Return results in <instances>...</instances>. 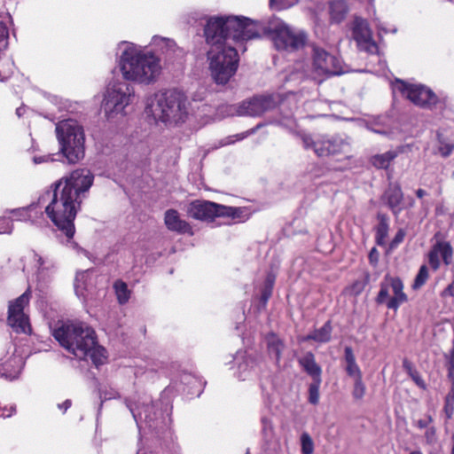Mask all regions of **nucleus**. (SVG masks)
Returning a JSON list of instances; mask_svg holds the SVG:
<instances>
[{
  "label": "nucleus",
  "instance_id": "obj_1",
  "mask_svg": "<svg viewBox=\"0 0 454 454\" xmlns=\"http://www.w3.org/2000/svg\"><path fill=\"white\" fill-rule=\"evenodd\" d=\"M125 48L120 58V69L126 81L111 83L103 100L102 108L108 120L118 114H124V109L130 104L134 90L127 82L132 81L151 84L156 81L161 71L160 59L152 52H144L134 43L121 42Z\"/></svg>",
  "mask_w": 454,
  "mask_h": 454
},
{
  "label": "nucleus",
  "instance_id": "obj_2",
  "mask_svg": "<svg viewBox=\"0 0 454 454\" xmlns=\"http://www.w3.org/2000/svg\"><path fill=\"white\" fill-rule=\"evenodd\" d=\"M94 176L89 169L79 168L51 185L37 200L54 225L67 239L75 233L74 219L86 193L93 184Z\"/></svg>",
  "mask_w": 454,
  "mask_h": 454
},
{
  "label": "nucleus",
  "instance_id": "obj_3",
  "mask_svg": "<svg viewBox=\"0 0 454 454\" xmlns=\"http://www.w3.org/2000/svg\"><path fill=\"white\" fill-rule=\"evenodd\" d=\"M219 27L215 23H207L204 35L210 45L207 58L211 77L215 83L223 85L236 74L239 58L234 44L218 33Z\"/></svg>",
  "mask_w": 454,
  "mask_h": 454
},
{
  "label": "nucleus",
  "instance_id": "obj_4",
  "mask_svg": "<svg viewBox=\"0 0 454 454\" xmlns=\"http://www.w3.org/2000/svg\"><path fill=\"white\" fill-rule=\"evenodd\" d=\"M52 335L61 347L80 360L85 359L96 344L95 331L80 321L62 323L53 329Z\"/></svg>",
  "mask_w": 454,
  "mask_h": 454
},
{
  "label": "nucleus",
  "instance_id": "obj_5",
  "mask_svg": "<svg viewBox=\"0 0 454 454\" xmlns=\"http://www.w3.org/2000/svg\"><path fill=\"white\" fill-rule=\"evenodd\" d=\"M207 23L219 25L218 33L232 44L262 35L270 38L271 35L268 29L269 20L256 22L245 17L228 16L211 18Z\"/></svg>",
  "mask_w": 454,
  "mask_h": 454
},
{
  "label": "nucleus",
  "instance_id": "obj_6",
  "mask_svg": "<svg viewBox=\"0 0 454 454\" xmlns=\"http://www.w3.org/2000/svg\"><path fill=\"white\" fill-rule=\"evenodd\" d=\"M56 134L60 152L68 163L74 164L84 157V130L76 121H61L56 126Z\"/></svg>",
  "mask_w": 454,
  "mask_h": 454
},
{
  "label": "nucleus",
  "instance_id": "obj_7",
  "mask_svg": "<svg viewBox=\"0 0 454 454\" xmlns=\"http://www.w3.org/2000/svg\"><path fill=\"white\" fill-rule=\"evenodd\" d=\"M150 112L155 119L162 122H183L187 114L186 98L176 90L157 93L150 106Z\"/></svg>",
  "mask_w": 454,
  "mask_h": 454
},
{
  "label": "nucleus",
  "instance_id": "obj_8",
  "mask_svg": "<svg viewBox=\"0 0 454 454\" xmlns=\"http://www.w3.org/2000/svg\"><path fill=\"white\" fill-rule=\"evenodd\" d=\"M268 29L271 32L270 39L278 51H298L305 46L308 40L303 30L291 27L276 17L269 19Z\"/></svg>",
  "mask_w": 454,
  "mask_h": 454
},
{
  "label": "nucleus",
  "instance_id": "obj_9",
  "mask_svg": "<svg viewBox=\"0 0 454 454\" xmlns=\"http://www.w3.org/2000/svg\"><path fill=\"white\" fill-rule=\"evenodd\" d=\"M188 216L200 221L211 222L216 217L240 218L241 207H228L208 200H196L192 201L186 209Z\"/></svg>",
  "mask_w": 454,
  "mask_h": 454
},
{
  "label": "nucleus",
  "instance_id": "obj_10",
  "mask_svg": "<svg viewBox=\"0 0 454 454\" xmlns=\"http://www.w3.org/2000/svg\"><path fill=\"white\" fill-rule=\"evenodd\" d=\"M301 139L303 146L306 149H313L319 157L347 154L350 151L349 143L339 136L321 135L314 139L304 135Z\"/></svg>",
  "mask_w": 454,
  "mask_h": 454
},
{
  "label": "nucleus",
  "instance_id": "obj_11",
  "mask_svg": "<svg viewBox=\"0 0 454 454\" xmlns=\"http://www.w3.org/2000/svg\"><path fill=\"white\" fill-rule=\"evenodd\" d=\"M280 102L277 94L259 95L242 101L239 105L229 106L230 115L260 116L276 108Z\"/></svg>",
  "mask_w": 454,
  "mask_h": 454
},
{
  "label": "nucleus",
  "instance_id": "obj_12",
  "mask_svg": "<svg viewBox=\"0 0 454 454\" xmlns=\"http://www.w3.org/2000/svg\"><path fill=\"white\" fill-rule=\"evenodd\" d=\"M403 284L399 278L386 275L380 283V289L376 298L379 304L387 303V307L396 310L401 304L407 301L403 293Z\"/></svg>",
  "mask_w": 454,
  "mask_h": 454
},
{
  "label": "nucleus",
  "instance_id": "obj_13",
  "mask_svg": "<svg viewBox=\"0 0 454 454\" xmlns=\"http://www.w3.org/2000/svg\"><path fill=\"white\" fill-rule=\"evenodd\" d=\"M395 88L416 106L423 108H434L439 99L429 88L420 84H408L397 80Z\"/></svg>",
  "mask_w": 454,
  "mask_h": 454
},
{
  "label": "nucleus",
  "instance_id": "obj_14",
  "mask_svg": "<svg viewBox=\"0 0 454 454\" xmlns=\"http://www.w3.org/2000/svg\"><path fill=\"white\" fill-rule=\"evenodd\" d=\"M312 67L317 76L339 75L344 73L339 59L316 45L312 47Z\"/></svg>",
  "mask_w": 454,
  "mask_h": 454
},
{
  "label": "nucleus",
  "instance_id": "obj_15",
  "mask_svg": "<svg viewBox=\"0 0 454 454\" xmlns=\"http://www.w3.org/2000/svg\"><path fill=\"white\" fill-rule=\"evenodd\" d=\"M31 296L30 288H27L20 296L9 302L8 325L16 333H27L29 329L28 318L24 314V308L28 304Z\"/></svg>",
  "mask_w": 454,
  "mask_h": 454
},
{
  "label": "nucleus",
  "instance_id": "obj_16",
  "mask_svg": "<svg viewBox=\"0 0 454 454\" xmlns=\"http://www.w3.org/2000/svg\"><path fill=\"white\" fill-rule=\"evenodd\" d=\"M151 44L158 53L165 57V60L168 63H174L178 59H182L185 54L184 50L178 47L174 40L169 38L154 35L152 38Z\"/></svg>",
  "mask_w": 454,
  "mask_h": 454
},
{
  "label": "nucleus",
  "instance_id": "obj_17",
  "mask_svg": "<svg viewBox=\"0 0 454 454\" xmlns=\"http://www.w3.org/2000/svg\"><path fill=\"white\" fill-rule=\"evenodd\" d=\"M440 256L446 266L452 262L453 249L449 242L437 241L428 253V262L434 270H437L440 268Z\"/></svg>",
  "mask_w": 454,
  "mask_h": 454
},
{
  "label": "nucleus",
  "instance_id": "obj_18",
  "mask_svg": "<svg viewBox=\"0 0 454 454\" xmlns=\"http://www.w3.org/2000/svg\"><path fill=\"white\" fill-rule=\"evenodd\" d=\"M352 35L357 45L362 49L371 51L372 48H376L375 43L372 42L371 29L365 20L361 18L355 19Z\"/></svg>",
  "mask_w": 454,
  "mask_h": 454
},
{
  "label": "nucleus",
  "instance_id": "obj_19",
  "mask_svg": "<svg viewBox=\"0 0 454 454\" xmlns=\"http://www.w3.org/2000/svg\"><path fill=\"white\" fill-rule=\"evenodd\" d=\"M382 202L387 206L393 215L398 216L403 210V193L398 184H390L381 197Z\"/></svg>",
  "mask_w": 454,
  "mask_h": 454
},
{
  "label": "nucleus",
  "instance_id": "obj_20",
  "mask_svg": "<svg viewBox=\"0 0 454 454\" xmlns=\"http://www.w3.org/2000/svg\"><path fill=\"white\" fill-rule=\"evenodd\" d=\"M164 222L167 228L171 231L180 234H193L191 225L181 219L179 213L175 209H168L165 212Z\"/></svg>",
  "mask_w": 454,
  "mask_h": 454
},
{
  "label": "nucleus",
  "instance_id": "obj_21",
  "mask_svg": "<svg viewBox=\"0 0 454 454\" xmlns=\"http://www.w3.org/2000/svg\"><path fill=\"white\" fill-rule=\"evenodd\" d=\"M299 364L313 380H322V369L316 362L315 356L312 352H307L301 356L299 359Z\"/></svg>",
  "mask_w": 454,
  "mask_h": 454
},
{
  "label": "nucleus",
  "instance_id": "obj_22",
  "mask_svg": "<svg viewBox=\"0 0 454 454\" xmlns=\"http://www.w3.org/2000/svg\"><path fill=\"white\" fill-rule=\"evenodd\" d=\"M35 260L37 262V278L40 280H44L47 277H50L56 270V262L54 260L43 257L38 254L35 253Z\"/></svg>",
  "mask_w": 454,
  "mask_h": 454
},
{
  "label": "nucleus",
  "instance_id": "obj_23",
  "mask_svg": "<svg viewBox=\"0 0 454 454\" xmlns=\"http://www.w3.org/2000/svg\"><path fill=\"white\" fill-rule=\"evenodd\" d=\"M333 327L331 321H327L318 329H315L303 338V340H314L318 343L329 342L332 336Z\"/></svg>",
  "mask_w": 454,
  "mask_h": 454
},
{
  "label": "nucleus",
  "instance_id": "obj_24",
  "mask_svg": "<svg viewBox=\"0 0 454 454\" xmlns=\"http://www.w3.org/2000/svg\"><path fill=\"white\" fill-rule=\"evenodd\" d=\"M265 340L270 356H273L276 362L279 363L282 352L285 349L284 341L273 333L267 334Z\"/></svg>",
  "mask_w": 454,
  "mask_h": 454
},
{
  "label": "nucleus",
  "instance_id": "obj_25",
  "mask_svg": "<svg viewBox=\"0 0 454 454\" xmlns=\"http://www.w3.org/2000/svg\"><path fill=\"white\" fill-rule=\"evenodd\" d=\"M377 219L379 223L375 228L376 243L379 246H385L389 231V218L386 214L379 213L377 215Z\"/></svg>",
  "mask_w": 454,
  "mask_h": 454
},
{
  "label": "nucleus",
  "instance_id": "obj_26",
  "mask_svg": "<svg viewBox=\"0 0 454 454\" xmlns=\"http://www.w3.org/2000/svg\"><path fill=\"white\" fill-rule=\"evenodd\" d=\"M329 13L331 20L335 23L341 22L347 13L348 5L345 0H333L329 3Z\"/></svg>",
  "mask_w": 454,
  "mask_h": 454
},
{
  "label": "nucleus",
  "instance_id": "obj_27",
  "mask_svg": "<svg viewBox=\"0 0 454 454\" xmlns=\"http://www.w3.org/2000/svg\"><path fill=\"white\" fill-rule=\"evenodd\" d=\"M397 156L395 151H388L382 154H376L371 158V163L378 168H387L390 162Z\"/></svg>",
  "mask_w": 454,
  "mask_h": 454
},
{
  "label": "nucleus",
  "instance_id": "obj_28",
  "mask_svg": "<svg viewBox=\"0 0 454 454\" xmlns=\"http://www.w3.org/2000/svg\"><path fill=\"white\" fill-rule=\"evenodd\" d=\"M255 361L251 358H246L242 363H240L238 366V378L241 380H245L248 379L254 371Z\"/></svg>",
  "mask_w": 454,
  "mask_h": 454
},
{
  "label": "nucleus",
  "instance_id": "obj_29",
  "mask_svg": "<svg viewBox=\"0 0 454 454\" xmlns=\"http://www.w3.org/2000/svg\"><path fill=\"white\" fill-rule=\"evenodd\" d=\"M114 288L119 303L125 304L128 302L130 293L128 289L127 284L121 280H117L114 285Z\"/></svg>",
  "mask_w": 454,
  "mask_h": 454
},
{
  "label": "nucleus",
  "instance_id": "obj_30",
  "mask_svg": "<svg viewBox=\"0 0 454 454\" xmlns=\"http://www.w3.org/2000/svg\"><path fill=\"white\" fill-rule=\"evenodd\" d=\"M403 367L418 386L422 387H425L424 381L419 372L414 368L413 364L408 359H403Z\"/></svg>",
  "mask_w": 454,
  "mask_h": 454
},
{
  "label": "nucleus",
  "instance_id": "obj_31",
  "mask_svg": "<svg viewBox=\"0 0 454 454\" xmlns=\"http://www.w3.org/2000/svg\"><path fill=\"white\" fill-rule=\"evenodd\" d=\"M106 349L100 346H98L97 343L95 344V347L90 350L88 356H90L93 364L96 366H98L102 364H104V361L106 359Z\"/></svg>",
  "mask_w": 454,
  "mask_h": 454
},
{
  "label": "nucleus",
  "instance_id": "obj_32",
  "mask_svg": "<svg viewBox=\"0 0 454 454\" xmlns=\"http://www.w3.org/2000/svg\"><path fill=\"white\" fill-rule=\"evenodd\" d=\"M438 153L443 158L449 157L454 150V143L447 141L440 135H438Z\"/></svg>",
  "mask_w": 454,
  "mask_h": 454
},
{
  "label": "nucleus",
  "instance_id": "obj_33",
  "mask_svg": "<svg viewBox=\"0 0 454 454\" xmlns=\"http://www.w3.org/2000/svg\"><path fill=\"white\" fill-rule=\"evenodd\" d=\"M322 380H313L309 387V402L311 404H317L319 402V387Z\"/></svg>",
  "mask_w": 454,
  "mask_h": 454
},
{
  "label": "nucleus",
  "instance_id": "obj_34",
  "mask_svg": "<svg viewBox=\"0 0 454 454\" xmlns=\"http://www.w3.org/2000/svg\"><path fill=\"white\" fill-rule=\"evenodd\" d=\"M429 273L428 269L426 265H422L419 268V270L415 278L414 283L412 285L413 289H419L423 286L427 280L428 279Z\"/></svg>",
  "mask_w": 454,
  "mask_h": 454
},
{
  "label": "nucleus",
  "instance_id": "obj_35",
  "mask_svg": "<svg viewBox=\"0 0 454 454\" xmlns=\"http://www.w3.org/2000/svg\"><path fill=\"white\" fill-rule=\"evenodd\" d=\"M366 392V387L363 382V379H356L354 380V388L352 391V395L356 400H361L364 398Z\"/></svg>",
  "mask_w": 454,
  "mask_h": 454
},
{
  "label": "nucleus",
  "instance_id": "obj_36",
  "mask_svg": "<svg viewBox=\"0 0 454 454\" xmlns=\"http://www.w3.org/2000/svg\"><path fill=\"white\" fill-rule=\"evenodd\" d=\"M302 454H312L314 451V442L308 433H303L301 436Z\"/></svg>",
  "mask_w": 454,
  "mask_h": 454
},
{
  "label": "nucleus",
  "instance_id": "obj_37",
  "mask_svg": "<svg viewBox=\"0 0 454 454\" xmlns=\"http://www.w3.org/2000/svg\"><path fill=\"white\" fill-rule=\"evenodd\" d=\"M369 280L370 275L369 273H366L363 279L356 280L353 283V285L350 286L351 293L355 295L360 294L364 291L366 285L369 283Z\"/></svg>",
  "mask_w": 454,
  "mask_h": 454
},
{
  "label": "nucleus",
  "instance_id": "obj_38",
  "mask_svg": "<svg viewBox=\"0 0 454 454\" xmlns=\"http://www.w3.org/2000/svg\"><path fill=\"white\" fill-rule=\"evenodd\" d=\"M298 2L299 0H270V5L271 8L283 10L294 6Z\"/></svg>",
  "mask_w": 454,
  "mask_h": 454
},
{
  "label": "nucleus",
  "instance_id": "obj_39",
  "mask_svg": "<svg viewBox=\"0 0 454 454\" xmlns=\"http://www.w3.org/2000/svg\"><path fill=\"white\" fill-rule=\"evenodd\" d=\"M37 207H40L39 204H37V202L35 203H32L30 204L28 207H22V208H17V209H13L12 210V213L16 216L17 219L20 220V219H26L27 217V211H30L32 209H35Z\"/></svg>",
  "mask_w": 454,
  "mask_h": 454
},
{
  "label": "nucleus",
  "instance_id": "obj_40",
  "mask_svg": "<svg viewBox=\"0 0 454 454\" xmlns=\"http://www.w3.org/2000/svg\"><path fill=\"white\" fill-rule=\"evenodd\" d=\"M346 372L354 380L362 378V372L356 363L347 364Z\"/></svg>",
  "mask_w": 454,
  "mask_h": 454
},
{
  "label": "nucleus",
  "instance_id": "obj_41",
  "mask_svg": "<svg viewBox=\"0 0 454 454\" xmlns=\"http://www.w3.org/2000/svg\"><path fill=\"white\" fill-rule=\"evenodd\" d=\"M425 440L429 445H434L437 442L436 429L434 427H429L426 429Z\"/></svg>",
  "mask_w": 454,
  "mask_h": 454
},
{
  "label": "nucleus",
  "instance_id": "obj_42",
  "mask_svg": "<svg viewBox=\"0 0 454 454\" xmlns=\"http://www.w3.org/2000/svg\"><path fill=\"white\" fill-rule=\"evenodd\" d=\"M13 229L12 223L10 219L0 218V234H11Z\"/></svg>",
  "mask_w": 454,
  "mask_h": 454
},
{
  "label": "nucleus",
  "instance_id": "obj_43",
  "mask_svg": "<svg viewBox=\"0 0 454 454\" xmlns=\"http://www.w3.org/2000/svg\"><path fill=\"white\" fill-rule=\"evenodd\" d=\"M433 422V418L430 415H427L425 419H420L417 420H413V425L419 429H424L429 427L430 424Z\"/></svg>",
  "mask_w": 454,
  "mask_h": 454
},
{
  "label": "nucleus",
  "instance_id": "obj_44",
  "mask_svg": "<svg viewBox=\"0 0 454 454\" xmlns=\"http://www.w3.org/2000/svg\"><path fill=\"white\" fill-rule=\"evenodd\" d=\"M344 355H345V361H346L347 364L356 363V357H355V355L353 353V349L351 347L345 348Z\"/></svg>",
  "mask_w": 454,
  "mask_h": 454
},
{
  "label": "nucleus",
  "instance_id": "obj_45",
  "mask_svg": "<svg viewBox=\"0 0 454 454\" xmlns=\"http://www.w3.org/2000/svg\"><path fill=\"white\" fill-rule=\"evenodd\" d=\"M53 158L51 156V155H44V156H35L33 158V161L35 164H40V163H43V162H47V161H53Z\"/></svg>",
  "mask_w": 454,
  "mask_h": 454
},
{
  "label": "nucleus",
  "instance_id": "obj_46",
  "mask_svg": "<svg viewBox=\"0 0 454 454\" xmlns=\"http://www.w3.org/2000/svg\"><path fill=\"white\" fill-rule=\"evenodd\" d=\"M405 237V231L403 229H400L395 233V236L393 239V244L397 245L403 241V239Z\"/></svg>",
  "mask_w": 454,
  "mask_h": 454
},
{
  "label": "nucleus",
  "instance_id": "obj_47",
  "mask_svg": "<svg viewBox=\"0 0 454 454\" xmlns=\"http://www.w3.org/2000/svg\"><path fill=\"white\" fill-rule=\"evenodd\" d=\"M379 259V252L375 247H372L369 253V261L372 264H376Z\"/></svg>",
  "mask_w": 454,
  "mask_h": 454
},
{
  "label": "nucleus",
  "instance_id": "obj_48",
  "mask_svg": "<svg viewBox=\"0 0 454 454\" xmlns=\"http://www.w3.org/2000/svg\"><path fill=\"white\" fill-rule=\"evenodd\" d=\"M260 127V125L256 126L255 128L254 129H251L246 132H243V133H239V134H237L235 135V137H236V140H242L244 139L245 137H247V136L254 133L256 131V129Z\"/></svg>",
  "mask_w": 454,
  "mask_h": 454
},
{
  "label": "nucleus",
  "instance_id": "obj_49",
  "mask_svg": "<svg viewBox=\"0 0 454 454\" xmlns=\"http://www.w3.org/2000/svg\"><path fill=\"white\" fill-rule=\"evenodd\" d=\"M442 296L450 295L454 296V281L450 283L442 293Z\"/></svg>",
  "mask_w": 454,
  "mask_h": 454
},
{
  "label": "nucleus",
  "instance_id": "obj_50",
  "mask_svg": "<svg viewBox=\"0 0 454 454\" xmlns=\"http://www.w3.org/2000/svg\"><path fill=\"white\" fill-rule=\"evenodd\" d=\"M444 411L446 412L447 418L450 419L452 414H453L454 407H453L452 404H450L448 399L446 400V404L444 406Z\"/></svg>",
  "mask_w": 454,
  "mask_h": 454
},
{
  "label": "nucleus",
  "instance_id": "obj_51",
  "mask_svg": "<svg viewBox=\"0 0 454 454\" xmlns=\"http://www.w3.org/2000/svg\"><path fill=\"white\" fill-rule=\"evenodd\" d=\"M271 287L266 286L262 293V300L266 302L271 295Z\"/></svg>",
  "mask_w": 454,
  "mask_h": 454
},
{
  "label": "nucleus",
  "instance_id": "obj_52",
  "mask_svg": "<svg viewBox=\"0 0 454 454\" xmlns=\"http://www.w3.org/2000/svg\"><path fill=\"white\" fill-rule=\"evenodd\" d=\"M6 411H7V409L5 407L2 408L0 406V417H4V418L11 417L12 412L15 411V408L12 406L8 412H6Z\"/></svg>",
  "mask_w": 454,
  "mask_h": 454
},
{
  "label": "nucleus",
  "instance_id": "obj_53",
  "mask_svg": "<svg viewBox=\"0 0 454 454\" xmlns=\"http://www.w3.org/2000/svg\"><path fill=\"white\" fill-rule=\"evenodd\" d=\"M72 404V402L70 399H67L65 402H63L62 403H59L58 406L60 410H63L64 412L67 411V409L70 408Z\"/></svg>",
  "mask_w": 454,
  "mask_h": 454
},
{
  "label": "nucleus",
  "instance_id": "obj_54",
  "mask_svg": "<svg viewBox=\"0 0 454 454\" xmlns=\"http://www.w3.org/2000/svg\"><path fill=\"white\" fill-rule=\"evenodd\" d=\"M262 423L263 425V431H266L268 427H270V421L267 418H262Z\"/></svg>",
  "mask_w": 454,
  "mask_h": 454
},
{
  "label": "nucleus",
  "instance_id": "obj_55",
  "mask_svg": "<svg viewBox=\"0 0 454 454\" xmlns=\"http://www.w3.org/2000/svg\"><path fill=\"white\" fill-rule=\"evenodd\" d=\"M416 195L418 198L421 199L423 198L425 195H427V192L423 189H418L416 191Z\"/></svg>",
  "mask_w": 454,
  "mask_h": 454
},
{
  "label": "nucleus",
  "instance_id": "obj_56",
  "mask_svg": "<svg viewBox=\"0 0 454 454\" xmlns=\"http://www.w3.org/2000/svg\"><path fill=\"white\" fill-rule=\"evenodd\" d=\"M0 376L5 378H12V375L11 373H8L6 369L0 370Z\"/></svg>",
  "mask_w": 454,
  "mask_h": 454
},
{
  "label": "nucleus",
  "instance_id": "obj_57",
  "mask_svg": "<svg viewBox=\"0 0 454 454\" xmlns=\"http://www.w3.org/2000/svg\"><path fill=\"white\" fill-rule=\"evenodd\" d=\"M226 140L227 141L223 145H229L234 142V140H232L231 137H227Z\"/></svg>",
  "mask_w": 454,
  "mask_h": 454
},
{
  "label": "nucleus",
  "instance_id": "obj_58",
  "mask_svg": "<svg viewBox=\"0 0 454 454\" xmlns=\"http://www.w3.org/2000/svg\"><path fill=\"white\" fill-rule=\"evenodd\" d=\"M267 282H268V284H269V286H268V287H271V288H272L273 280H271V279H270V278H268Z\"/></svg>",
  "mask_w": 454,
  "mask_h": 454
},
{
  "label": "nucleus",
  "instance_id": "obj_59",
  "mask_svg": "<svg viewBox=\"0 0 454 454\" xmlns=\"http://www.w3.org/2000/svg\"><path fill=\"white\" fill-rule=\"evenodd\" d=\"M16 114L19 115V116H21L22 115V109L21 108H18L16 110Z\"/></svg>",
  "mask_w": 454,
  "mask_h": 454
},
{
  "label": "nucleus",
  "instance_id": "obj_60",
  "mask_svg": "<svg viewBox=\"0 0 454 454\" xmlns=\"http://www.w3.org/2000/svg\"><path fill=\"white\" fill-rule=\"evenodd\" d=\"M372 132L374 133H380V134H383L384 132L383 131H380V130H376L374 129H370Z\"/></svg>",
  "mask_w": 454,
  "mask_h": 454
},
{
  "label": "nucleus",
  "instance_id": "obj_61",
  "mask_svg": "<svg viewBox=\"0 0 454 454\" xmlns=\"http://www.w3.org/2000/svg\"><path fill=\"white\" fill-rule=\"evenodd\" d=\"M410 454H422V452L420 450H414L411 451Z\"/></svg>",
  "mask_w": 454,
  "mask_h": 454
},
{
  "label": "nucleus",
  "instance_id": "obj_62",
  "mask_svg": "<svg viewBox=\"0 0 454 454\" xmlns=\"http://www.w3.org/2000/svg\"><path fill=\"white\" fill-rule=\"evenodd\" d=\"M246 454H250V451L249 450H247Z\"/></svg>",
  "mask_w": 454,
  "mask_h": 454
},
{
  "label": "nucleus",
  "instance_id": "obj_63",
  "mask_svg": "<svg viewBox=\"0 0 454 454\" xmlns=\"http://www.w3.org/2000/svg\"><path fill=\"white\" fill-rule=\"evenodd\" d=\"M452 454H454V446H453V449H452Z\"/></svg>",
  "mask_w": 454,
  "mask_h": 454
}]
</instances>
